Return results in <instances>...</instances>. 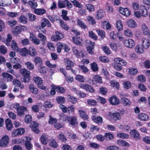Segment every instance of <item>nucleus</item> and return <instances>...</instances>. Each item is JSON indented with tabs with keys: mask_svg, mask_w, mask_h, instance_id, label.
<instances>
[{
	"mask_svg": "<svg viewBox=\"0 0 150 150\" xmlns=\"http://www.w3.org/2000/svg\"><path fill=\"white\" fill-rule=\"evenodd\" d=\"M149 9L145 6L141 5L139 7V11L134 12V15L135 17L137 18H140L141 17H146L148 15Z\"/></svg>",
	"mask_w": 150,
	"mask_h": 150,
	"instance_id": "1",
	"label": "nucleus"
},
{
	"mask_svg": "<svg viewBox=\"0 0 150 150\" xmlns=\"http://www.w3.org/2000/svg\"><path fill=\"white\" fill-rule=\"evenodd\" d=\"M13 107L16 110V113L18 115L22 117L28 111L26 108L23 106H20L18 103H16L13 105Z\"/></svg>",
	"mask_w": 150,
	"mask_h": 150,
	"instance_id": "2",
	"label": "nucleus"
},
{
	"mask_svg": "<svg viewBox=\"0 0 150 150\" xmlns=\"http://www.w3.org/2000/svg\"><path fill=\"white\" fill-rule=\"evenodd\" d=\"M20 72L22 75L24 76L23 79L24 81L25 82H28L30 81L29 77L30 72L26 69L23 68L20 69Z\"/></svg>",
	"mask_w": 150,
	"mask_h": 150,
	"instance_id": "3",
	"label": "nucleus"
},
{
	"mask_svg": "<svg viewBox=\"0 0 150 150\" xmlns=\"http://www.w3.org/2000/svg\"><path fill=\"white\" fill-rule=\"evenodd\" d=\"M123 43L126 47L130 48L133 47L135 45L134 40L131 38L125 39L123 41Z\"/></svg>",
	"mask_w": 150,
	"mask_h": 150,
	"instance_id": "4",
	"label": "nucleus"
},
{
	"mask_svg": "<svg viewBox=\"0 0 150 150\" xmlns=\"http://www.w3.org/2000/svg\"><path fill=\"white\" fill-rule=\"evenodd\" d=\"M63 38H64V35L61 32L56 31L55 32V34L53 35L51 37V39L52 41L56 42Z\"/></svg>",
	"mask_w": 150,
	"mask_h": 150,
	"instance_id": "5",
	"label": "nucleus"
},
{
	"mask_svg": "<svg viewBox=\"0 0 150 150\" xmlns=\"http://www.w3.org/2000/svg\"><path fill=\"white\" fill-rule=\"evenodd\" d=\"M9 141V138L7 135L3 136L0 140V146L5 147L8 144Z\"/></svg>",
	"mask_w": 150,
	"mask_h": 150,
	"instance_id": "6",
	"label": "nucleus"
},
{
	"mask_svg": "<svg viewBox=\"0 0 150 150\" xmlns=\"http://www.w3.org/2000/svg\"><path fill=\"white\" fill-rule=\"evenodd\" d=\"M66 120L68 121L70 124L73 126L77 125L78 122L77 117L75 116L72 117L67 116Z\"/></svg>",
	"mask_w": 150,
	"mask_h": 150,
	"instance_id": "7",
	"label": "nucleus"
},
{
	"mask_svg": "<svg viewBox=\"0 0 150 150\" xmlns=\"http://www.w3.org/2000/svg\"><path fill=\"white\" fill-rule=\"evenodd\" d=\"M79 86L80 88H82L86 91L91 93H93L94 90L92 86L86 84L80 83Z\"/></svg>",
	"mask_w": 150,
	"mask_h": 150,
	"instance_id": "8",
	"label": "nucleus"
},
{
	"mask_svg": "<svg viewBox=\"0 0 150 150\" xmlns=\"http://www.w3.org/2000/svg\"><path fill=\"white\" fill-rule=\"evenodd\" d=\"M119 11L122 15L128 17L131 14L130 10L127 8H123L120 7L119 8Z\"/></svg>",
	"mask_w": 150,
	"mask_h": 150,
	"instance_id": "9",
	"label": "nucleus"
},
{
	"mask_svg": "<svg viewBox=\"0 0 150 150\" xmlns=\"http://www.w3.org/2000/svg\"><path fill=\"white\" fill-rule=\"evenodd\" d=\"M141 45L144 48H148L150 46V42L149 40L147 38H142L141 39Z\"/></svg>",
	"mask_w": 150,
	"mask_h": 150,
	"instance_id": "10",
	"label": "nucleus"
},
{
	"mask_svg": "<svg viewBox=\"0 0 150 150\" xmlns=\"http://www.w3.org/2000/svg\"><path fill=\"white\" fill-rule=\"evenodd\" d=\"M109 101L111 104L113 105H118L120 102L119 99L117 97L115 96H113L110 98Z\"/></svg>",
	"mask_w": 150,
	"mask_h": 150,
	"instance_id": "11",
	"label": "nucleus"
},
{
	"mask_svg": "<svg viewBox=\"0 0 150 150\" xmlns=\"http://www.w3.org/2000/svg\"><path fill=\"white\" fill-rule=\"evenodd\" d=\"M141 28L143 34L145 35H149L150 31L146 24L142 23Z\"/></svg>",
	"mask_w": 150,
	"mask_h": 150,
	"instance_id": "12",
	"label": "nucleus"
},
{
	"mask_svg": "<svg viewBox=\"0 0 150 150\" xmlns=\"http://www.w3.org/2000/svg\"><path fill=\"white\" fill-rule=\"evenodd\" d=\"M64 61L67 64L66 67V69L68 70L71 69V67L74 66V64L73 62L67 58L65 59Z\"/></svg>",
	"mask_w": 150,
	"mask_h": 150,
	"instance_id": "13",
	"label": "nucleus"
},
{
	"mask_svg": "<svg viewBox=\"0 0 150 150\" xmlns=\"http://www.w3.org/2000/svg\"><path fill=\"white\" fill-rule=\"evenodd\" d=\"M138 119L142 121H146L149 119V116L145 113H141L138 115Z\"/></svg>",
	"mask_w": 150,
	"mask_h": 150,
	"instance_id": "14",
	"label": "nucleus"
},
{
	"mask_svg": "<svg viewBox=\"0 0 150 150\" xmlns=\"http://www.w3.org/2000/svg\"><path fill=\"white\" fill-rule=\"evenodd\" d=\"M6 127L8 130H11L13 128V125L10 119H6L5 121Z\"/></svg>",
	"mask_w": 150,
	"mask_h": 150,
	"instance_id": "15",
	"label": "nucleus"
},
{
	"mask_svg": "<svg viewBox=\"0 0 150 150\" xmlns=\"http://www.w3.org/2000/svg\"><path fill=\"white\" fill-rule=\"evenodd\" d=\"M29 88L30 91L32 93L35 94L38 93V90L35 87L34 84H30L29 86Z\"/></svg>",
	"mask_w": 150,
	"mask_h": 150,
	"instance_id": "16",
	"label": "nucleus"
},
{
	"mask_svg": "<svg viewBox=\"0 0 150 150\" xmlns=\"http://www.w3.org/2000/svg\"><path fill=\"white\" fill-rule=\"evenodd\" d=\"M72 40L75 44L78 45H81L83 42L82 39L79 37H74L73 38Z\"/></svg>",
	"mask_w": 150,
	"mask_h": 150,
	"instance_id": "17",
	"label": "nucleus"
},
{
	"mask_svg": "<svg viewBox=\"0 0 150 150\" xmlns=\"http://www.w3.org/2000/svg\"><path fill=\"white\" fill-rule=\"evenodd\" d=\"M144 49L141 44H139L136 46L135 51L137 53L141 54L144 52Z\"/></svg>",
	"mask_w": 150,
	"mask_h": 150,
	"instance_id": "18",
	"label": "nucleus"
},
{
	"mask_svg": "<svg viewBox=\"0 0 150 150\" xmlns=\"http://www.w3.org/2000/svg\"><path fill=\"white\" fill-rule=\"evenodd\" d=\"M127 23L128 26L130 28H135L137 26V24L135 21L132 19L128 20Z\"/></svg>",
	"mask_w": 150,
	"mask_h": 150,
	"instance_id": "19",
	"label": "nucleus"
},
{
	"mask_svg": "<svg viewBox=\"0 0 150 150\" xmlns=\"http://www.w3.org/2000/svg\"><path fill=\"white\" fill-rule=\"evenodd\" d=\"M77 25L82 28L85 29L87 28V26L84 23L80 18H78L76 21Z\"/></svg>",
	"mask_w": 150,
	"mask_h": 150,
	"instance_id": "20",
	"label": "nucleus"
},
{
	"mask_svg": "<svg viewBox=\"0 0 150 150\" xmlns=\"http://www.w3.org/2000/svg\"><path fill=\"white\" fill-rule=\"evenodd\" d=\"M34 13L38 15H42L46 13V11L44 9L36 8L34 10Z\"/></svg>",
	"mask_w": 150,
	"mask_h": 150,
	"instance_id": "21",
	"label": "nucleus"
},
{
	"mask_svg": "<svg viewBox=\"0 0 150 150\" xmlns=\"http://www.w3.org/2000/svg\"><path fill=\"white\" fill-rule=\"evenodd\" d=\"M92 81L93 83H101L102 82V79L101 77L97 75H96L94 76Z\"/></svg>",
	"mask_w": 150,
	"mask_h": 150,
	"instance_id": "22",
	"label": "nucleus"
},
{
	"mask_svg": "<svg viewBox=\"0 0 150 150\" xmlns=\"http://www.w3.org/2000/svg\"><path fill=\"white\" fill-rule=\"evenodd\" d=\"M90 46H88L87 48L88 52L91 54H93V50L94 48L95 44L93 42H90Z\"/></svg>",
	"mask_w": 150,
	"mask_h": 150,
	"instance_id": "23",
	"label": "nucleus"
},
{
	"mask_svg": "<svg viewBox=\"0 0 150 150\" xmlns=\"http://www.w3.org/2000/svg\"><path fill=\"white\" fill-rule=\"evenodd\" d=\"M117 136L118 137L123 139H128L129 135L128 134L123 132H119L117 134Z\"/></svg>",
	"mask_w": 150,
	"mask_h": 150,
	"instance_id": "24",
	"label": "nucleus"
},
{
	"mask_svg": "<svg viewBox=\"0 0 150 150\" xmlns=\"http://www.w3.org/2000/svg\"><path fill=\"white\" fill-rule=\"evenodd\" d=\"M33 80L38 86L42 84L43 83V81L42 78L38 76L34 77Z\"/></svg>",
	"mask_w": 150,
	"mask_h": 150,
	"instance_id": "25",
	"label": "nucleus"
},
{
	"mask_svg": "<svg viewBox=\"0 0 150 150\" xmlns=\"http://www.w3.org/2000/svg\"><path fill=\"white\" fill-rule=\"evenodd\" d=\"M121 102L125 106H129L131 104V102L127 98L123 97L121 98Z\"/></svg>",
	"mask_w": 150,
	"mask_h": 150,
	"instance_id": "26",
	"label": "nucleus"
},
{
	"mask_svg": "<svg viewBox=\"0 0 150 150\" xmlns=\"http://www.w3.org/2000/svg\"><path fill=\"white\" fill-rule=\"evenodd\" d=\"M130 134L136 139H139V135L138 132L136 130L133 129L130 132Z\"/></svg>",
	"mask_w": 150,
	"mask_h": 150,
	"instance_id": "27",
	"label": "nucleus"
},
{
	"mask_svg": "<svg viewBox=\"0 0 150 150\" xmlns=\"http://www.w3.org/2000/svg\"><path fill=\"white\" fill-rule=\"evenodd\" d=\"M2 76H3L8 81H11L13 79L12 76L7 73H3L2 74Z\"/></svg>",
	"mask_w": 150,
	"mask_h": 150,
	"instance_id": "28",
	"label": "nucleus"
},
{
	"mask_svg": "<svg viewBox=\"0 0 150 150\" xmlns=\"http://www.w3.org/2000/svg\"><path fill=\"white\" fill-rule=\"evenodd\" d=\"M28 52L31 57H34L37 54V52L36 51L35 48L33 47H30Z\"/></svg>",
	"mask_w": 150,
	"mask_h": 150,
	"instance_id": "29",
	"label": "nucleus"
},
{
	"mask_svg": "<svg viewBox=\"0 0 150 150\" xmlns=\"http://www.w3.org/2000/svg\"><path fill=\"white\" fill-rule=\"evenodd\" d=\"M109 115L112 116L113 118L115 120H119L121 118L119 112L115 113L110 112Z\"/></svg>",
	"mask_w": 150,
	"mask_h": 150,
	"instance_id": "30",
	"label": "nucleus"
},
{
	"mask_svg": "<svg viewBox=\"0 0 150 150\" xmlns=\"http://www.w3.org/2000/svg\"><path fill=\"white\" fill-rule=\"evenodd\" d=\"M117 144L120 146H125L126 147L129 146V144L126 141L120 139L117 141Z\"/></svg>",
	"mask_w": 150,
	"mask_h": 150,
	"instance_id": "31",
	"label": "nucleus"
},
{
	"mask_svg": "<svg viewBox=\"0 0 150 150\" xmlns=\"http://www.w3.org/2000/svg\"><path fill=\"white\" fill-rule=\"evenodd\" d=\"M124 33L125 35L128 37L131 38L133 36V33L132 30L129 29L127 28L124 30Z\"/></svg>",
	"mask_w": 150,
	"mask_h": 150,
	"instance_id": "32",
	"label": "nucleus"
},
{
	"mask_svg": "<svg viewBox=\"0 0 150 150\" xmlns=\"http://www.w3.org/2000/svg\"><path fill=\"white\" fill-rule=\"evenodd\" d=\"M104 14L105 12L103 10H99L97 11V14L96 15V18L98 19H100L103 17Z\"/></svg>",
	"mask_w": 150,
	"mask_h": 150,
	"instance_id": "33",
	"label": "nucleus"
},
{
	"mask_svg": "<svg viewBox=\"0 0 150 150\" xmlns=\"http://www.w3.org/2000/svg\"><path fill=\"white\" fill-rule=\"evenodd\" d=\"M38 125V124L36 122H34L33 124L32 125V130L36 134L39 133V130L37 128Z\"/></svg>",
	"mask_w": 150,
	"mask_h": 150,
	"instance_id": "34",
	"label": "nucleus"
},
{
	"mask_svg": "<svg viewBox=\"0 0 150 150\" xmlns=\"http://www.w3.org/2000/svg\"><path fill=\"white\" fill-rule=\"evenodd\" d=\"M92 120L93 121L97 123H102L103 122V119L100 116L96 117L95 116H93L92 117Z\"/></svg>",
	"mask_w": 150,
	"mask_h": 150,
	"instance_id": "35",
	"label": "nucleus"
},
{
	"mask_svg": "<svg viewBox=\"0 0 150 150\" xmlns=\"http://www.w3.org/2000/svg\"><path fill=\"white\" fill-rule=\"evenodd\" d=\"M30 38L31 40L33 43L37 45L40 44V40L39 39L34 37L33 35H31Z\"/></svg>",
	"mask_w": 150,
	"mask_h": 150,
	"instance_id": "36",
	"label": "nucleus"
},
{
	"mask_svg": "<svg viewBox=\"0 0 150 150\" xmlns=\"http://www.w3.org/2000/svg\"><path fill=\"white\" fill-rule=\"evenodd\" d=\"M31 139L30 137H26V142L25 143V146L27 149L28 150H30L32 148V145L30 142V141Z\"/></svg>",
	"mask_w": 150,
	"mask_h": 150,
	"instance_id": "37",
	"label": "nucleus"
},
{
	"mask_svg": "<svg viewBox=\"0 0 150 150\" xmlns=\"http://www.w3.org/2000/svg\"><path fill=\"white\" fill-rule=\"evenodd\" d=\"M38 38L40 39V41H42L43 44H45L47 42V38L46 36L41 33H39L38 35Z\"/></svg>",
	"mask_w": 150,
	"mask_h": 150,
	"instance_id": "38",
	"label": "nucleus"
},
{
	"mask_svg": "<svg viewBox=\"0 0 150 150\" xmlns=\"http://www.w3.org/2000/svg\"><path fill=\"white\" fill-rule=\"evenodd\" d=\"M80 117L83 118L84 120H87L88 119V116L85 112L82 110H79Z\"/></svg>",
	"mask_w": 150,
	"mask_h": 150,
	"instance_id": "39",
	"label": "nucleus"
},
{
	"mask_svg": "<svg viewBox=\"0 0 150 150\" xmlns=\"http://www.w3.org/2000/svg\"><path fill=\"white\" fill-rule=\"evenodd\" d=\"M25 65L26 66L27 68L30 70H32L34 68V65L30 62H25Z\"/></svg>",
	"mask_w": 150,
	"mask_h": 150,
	"instance_id": "40",
	"label": "nucleus"
},
{
	"mask_svg": "<svg viewBox=\"0 0 150 150\" xmlns=\"http://www.w3.org/2000/svg\"><path fill=\"white\" fill-rule=\"evenodd\" d=\"M73 51L74 54L77 57H79L81 55L80 50L79 48L75 47L73 48Z\"/></svg>",
	"mask_w": 150,
	"mask_h": 150,
	"instance_id": "41",
	"label": "nucleus"
},
{
	"mask_svg": "<svg viewBox=\"0 0 150 150\" xmlns=\"http://www.w3.org/2000/svg\"><path fill=\"white\" fill-rule=\"evenodd\" d=\"M118 128L122 129L123 131H128L130 129V127L128 125H120L118 126Z\"/></svg>",
	"mask_w": 150,
	"mask_h": 150,
	"instance_id": "42",
	"label": "nucleus"
},
{
	"mask_svg": "<svg viewBox=\"0 0 150 150\" xmlns=\"http://www.w3.org/2000/svg\"><path fill=\"white\" fill-rule=\"evenodd\" d=\"M21 31L20 25L16 26V27L14 28L12 30L13 33L15 35L20 33Z\"/></svg>",
	"mask_w": 150,
	"mask_h": 150,
	"instance_id": "43",
	"label": "nucleus"
},
{
	"mask_svg": "<svg viewBox=\"0 0 150 150\" xmlns=\"http://www.w3.org/2000/svg\"><path fill=\"white\" fill-rule=\"evenodd\" d=\"M40 139L41 142L42 144L45 145L47 144L48 139L46 135L45 134L42 135L40 137Z\"/></svg>",
	"mask_w": 150,
	"mask_h": 150,
	"instance_id": "44",
	"label": "nucleus"
},
{
	"mask_svg": "<svg viewBox=\"0 0 150 150\" xmlns=\"http://www.w3.org/2000/svg\"><path fill=\"white\" fill-rule=\"evenodd\" d=\"M116 25L117 28L118 30L120 31L123 30V25L120 20H118L117 21Z\"/></svg>",
	"mask_w": 150,
	"mask_h": 150,
	"instance_id": "45",
	"label": "nucleus"
},
{
	"mask_svg": "<svg viewBox=\"0 0 150 150\" xmlns=\"http://www.w3.org/2000/svg\"><path fill=\"white\" fill-rule=\"evenodd\" d=\"M11 48L13 50L16 51H19V48L17 44L15 41L13 40L11 44Z\"/></svg>",
	"mask_w": 150,
	"mask_h": 150,
	"instance_id": "46",
	"label": "nucleus"
},
{
	"mask_svg": "<svg viewBox=\"0 0 150 150\" xmlns=\"http://www.w3.org/2000/svg\"><path fill=\"white\" fill-rule=\"evenodd\" d=\"M12 39V37L10 34H8L7 35V38L6 40L4 41V43L7 46H9L10 42Z\"/></svg>",
	"mask_w": 150,
	"mask_h": 150,
	"instance_id": "47",
	"label": "nucleus"
},
{
	"mask_svg": "<svg viewBox=\"0 0 150 150\" xmlns=\"http://www.w3.org/2000/svg\"><path fill=\"white\" fill-rule=\"evenodd\" d=\"M60 24L61 27L66 30H68L69 29V26L67 24L63 21L60 20Z\"/></svg>",
	"mask_w": 150,
	"mask_h": 150,
	"instance_id": "48",
	"label": "nucleus"
},
{
	"mask_svg": "<svg viewBox=\"0 0 150 150\" xmlns=\"http://www.w3.org/2000/svg\"><path fill=\"white\" fill-rule=\"evenodd\" d=\"M76 80L80 82H83L85 80V78L83 76L79 74H77L76 75L75 77Z\"/></svg>",
	"mask_w": 150,
	"mask_h": 150,
	"instance_id": "49",
	"label": "nucleus"
},
{
	"mask_svg": "<svg viewBox=\"0 0 150 150\" xmlns=\"http://www.w3.org/2000/svg\"><path fill=\"white\" fill-rule=\"evenodd\" d=\"M104 135L105 138L107 140H111L114 138L113 135L110 132L106 133Z\"/></svg>",
	"mask_w": 150,
	"mask_h": 150,
	"instance_id": "50",
	"label": "nucleus"
},
{
	"mask_svg": "<svg viewBox=\"0 0 150 150\" xmlns=\"http://www.w3.org/2000/svg\"><path fill=\"white\" fill-rule=\"evenodd\" d=\"M110 83L111 86L113 87V88L117 89L119 88V84L117 81L114 80H112L110 81Z\"/></svg>",
	"mask_w": 150,
	"mask_h": 150,
	"instance_id": "51",
	"label": "nucleus"
},
{
	"mask_svg": "<svg viewBox=\"0 0 150 150\" xmlns=\"http://www.w3.org/2000/svg\"><path fill=\"white\" fill-rule=\"evenodd\" d=\"M28 50L25 48H23L20 51V53L22 56L25 57L28 54Z\"/></svg>",
	"mask_w": 150,
	"mask_h": 150,
	"instance_id": "52",
	"label": "nucleus"
},
{
	"mask_svg": "<svg viewBox=\"0 0 150 150\" xmlns=\"http://www.w3.org/2000/svg\"><path fill=\"white\" fill-rule=\"evenodd\" d=\"M87 102L88 105L93 106L97 104V102L96 100L91 99H88Z\"/></svg>",
	"mask_w": 150,
	"mask_h": 150,
	"instance_id": "53",
	"label": "nucleus"
},
{
	"mask_svg": "<svg viewBox=\"0 0 150 150\" xmlns=\"http://www.w3.org/2000/svg\"><path fill=\"white\" fill-rule=\"evenodd\" d=\"M58 6L60 8L65 7L66 6L65 0L59 1H58Z\"/></svg>",
	"mask_w": 150,
	"mask_h": 150,
	"instance_id": "54",
	"label": "nucleus"
},
{
	"mask_svg": "<svg viewBox=\"0 0 150 150\" xmlns=\"http://www.w3.org/2000/svg\"><path fill=\"white\" fill-rule=\"evenodd\" d=\"M64 43L59 42L57 44V52L59 53L61 52L62 48H63Z\"/></svg>",
	"mask_w": 150,
	"mask_h": 150,
	"instance_id": "55",
	"label": "nucleus"
},
{
	"mask_svg": "<svg viewBox=\"0 0 150 150\" xmlns=\"http://www.w3.org/2000/svg\"><path fill=\"white\" fill-rule=\"evenodd\" d=\"M17 22L15 20H11L8 21L7 23L11 27H13L16 25L17 24Z\"/></svg>",
	"mask_w": 150,
	"mask_h": 150,
	"instance_id": "56",
	"label": "nucleus"
},
{
	"mask_svg": "<svg viewBox=\"0 0 150 150\" xmlns=\"http://www.w3.org/2000/svg\"><path fill=\"white\" fill-rule=\"evenodd\" d=\"M71 2L73 3L74 5L79 8H81L82 7V5L78 1L74 0L71 1Z\"/></svg>",
	"mask_w": 150,
	"mask_h": 150,
	"instance_id": "57",
	"label": "nucleus"
},
{
	"mask_svg": "<svg viewBox=\"0 0 150 150\" xmlns=\"http://www.w3.org/2000/svg\"><path fill=\"white\" fill-rule=\"evenodd\" d=\"M18 20L20 23L24 24H26L27 22V20L25 17L22 15L20 16Z\"/></svg>",
	"mask_w": 150,
	"mask_h": 150,
	"instance_id": "58",
	"label": "nucleus"
},
{
	"mask_svg": "<svg viewBox=\"0 0 150 150\" xmlns=\"http://www.w3.org/2000/svg\"><path fill=\"white\" fill-rule=\"evenodd\" d=\"M50 145L52 147L56 148L57 146V144L56 141L54 139H52L50 140Z\"/></svg>",
	"mask_w": 150,
	"mask_h": 150,
	"instance_id": "59",
	"label": "nucleus"
},
{
	"mask_svg": "<svg viewBox=\"0 0 150 150\" xmlns=\"http://www.w3.org/2000/svg\"><path fill=\"white\" fill-rule=\"evenodd\" d=\"M38 70L40 73L44 74L46 73V71L45 67L42 65L38 67Z\"/></svg>",
	"mask_w": 150,
	"mask_h": 150,
	"instance_id": "60",
	"label": "nucleus"
},
{
	"mask_svg": "<svg viewBox=\"0 0 150 150\" xmlns=\"http://www.w3.org/2000/svg\"><path fill=\"white\" fill-rule=\"evenodd\" d=\"M123 86L125 89H128L131 86V83L129 81H124L123 83Z\"/></svg>",
	"mask_w": 150,
	"mask_h": 150,
	"instance_id": "61",
	"label": "nucleus"
},
{
	"mask_svg": "<svg viewBox=\"0 0 150 150\" xmlns=\"http://www.w3.org/2000/svg\"><path fill=\"white\" fill-rule=\"evenodd\" d=\"M54 88L57 92H59L61 93H63L65 92V89L62 87L55 86Z\"/></svg>",
	"mask_w": 150,
	"mask_h": 150,
	"instance_id": "62",
	"label": "nucleus"
},
{
	"mask_svg": "<svg viewBox=\"0 0 150 150\" xmlns=\"http://www.w3.org/2000/svg\"><path fill=\"white\" fill-rule=\"evenodd\" d=\"M7 52V49L4 46L2 45L0 46V53L2 54H5Z\"/></svg>",
	"mask_w": 150,
	"mask_h": 150,
	"instance_id": "63",
	"label": "nucleus"
},
{
	"mask_svg": "<svg viewBox=\"0 0 150 150\" xmlns=\"http://www.w3.org/2000/svg\"><path fill=\"white\" fill-rule=\"evenodd\" d=\"M91 69L94 71H96L98 70V67L97 64L95 63H93L91 64Z\"/></svg>",
	"mask_w": 150,
	"mask_h": 150,
	"instance_id": "64",
	"label": "nucleus"
}]
</instances>
